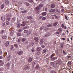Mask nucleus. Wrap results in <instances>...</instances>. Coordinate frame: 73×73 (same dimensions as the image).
I'll use <instances>...</instances> for the list:
<instances>
[{"instance_id":"nucleus-53","label":"nucleus","mask_w":73,"mask_h":73,"mask_svg":"<svg viewBox=\"0 0 73 73\" xmlns=\"http://www.w3.org/2000/svg\"><path fill=\"white\" fill-rule=\"evenodd\" d=\"M22 30L21 29H19L18 30V32H22Z\"/></svg>"},{"instance_id":"nucleus-49","label":"nucleus","mask_w":73,"mask_h":73,"mask_svg":"<svg viewBox=\"0 0 73 73\" xmlns=\"http://www.w3.org/2000/svg\"><path fill=\"white\" fill-rule=\"evenodd\" d=\"M65 19H66V20H68V17H67V16H66V15H65Z\"/></svg>"},{"instance_id":"nucleus-16","label":"nucleus","mask_w":73,"mask_h":73,"mask_svg":"<svg viewBox=\"0 0 73 73\" xmlns=\"http://www.w3.org/2000/svg\"><path fill=\"white\" fill-rule=\"evenodd\" d=\"M15 20L16 18H15V17H14L11 20L12 23H13V22H14V21H15Z\"/></svg>"},{"instance_id":"nucleus-42","label":"nucleus","mask_w":73,"mask_h":73,"mask_svg":"<svg viewBox=\"0 0 73 73\" xmlns=\"http://www.w3.org/2000/svg\"><path fill=\"white\" fill-rule=\"evenodd\" d=\"M21 25H20V24H18L17 25V26L18 28H19V27H20Z\"/></svg>"},{"instance_id":"nucleus-29","label":"nucleus","mask_w":73,"mask_h":73,"mask_svg":"<svg viewBox=\"0 0 73 73\" xmlns=\"http://www.w3.org/2000/svg\"><path fill=\"white\" fill-rule=\"evenodd\" d=\"M35 69H39L40 68V67L39 66L37 65L35 67Z\"/></svg>"},{"instance_id":"nucleus-52","label":"nucleus","mask_w":73,"mask_h":73,"mask_svg":"<svg viewBox=\"0 0 73 73\" xmlns=\"http://www.w3.org/2000/svg\"><path fill=\"white\" fill-rule=\"evenodd\" d=\"M45 11H48V8L46 7L44 9Z\"/></svg>"},{"instance_id":"nucleus-51","label":"nucleus","mask_w":73,"mask_h":73,"mask_svg":"<svg viewBox=\"0 0 73 73\" xmlns=\"http://www.w3.org/2000/svg\"><path fill=\"white\" fill-rule=\"evenodd\" d=\"M4 30H2L1 32V34H3V33H4Z\"/></svg>"},{"instance_id":"nucleus-44","label":"nucleus","mask_w":73,"mask_h":73,"mask_svg":"<svg viewBox=\"0 0 73 73\" xmlns=\"http://www.w3.org/2000/svg\"><path fill=\"white\" fill-rule=\"evenodd\" d=\"M54 16H55V17L56 19H58V17H57V16L56 15H54Z\"/></svg>"},{"instance_id":"nucleus-56","label":"nucleus","mask_w":73,"mask_h":73,"mask_svg":"<svg viewBox=\"0 0 73 73\" xmlns=\"http://www.w3.org/2000/svg\"><path fill=\"white\" fill-rule=\"evenodd\" d=\"M68 64L70 65H72V63L70 62H68Z\"/></svg>"},{"instance_id":"nucleus-4","label":"nucleus","mask_w":73,"mask_h":73,"mask_svg":"<svg viewBox=\"0 0 73 73\" xmlns=\"http://www.w3.org/2000/svg\"><path fill=\"white\" fill-rule=\"evenodd\" d=\"M27 18L29 20H32L33 19V17L31 16H28L27 17Z\"/></svg>"},{"instance_id":"nucleus-60","label":"nucleus","mask_w":73,"mask_h":73,"mask_svg":"<svg viewBox=\"0 0 73 73\" xmlns=\"http://www.w3.org/2000/svg\"><path fill=\"white\" fill-rule=\"evenodd\" d=\"M62 28H64V25L63 24H62Z\"/></svg>"},{"instance_id":"nucleus-57","label":"nucleus","mask_w":73,"mask_h":73,"mask_svg":"<svg viewBox=\"0 0 73 73\" xmlns=\"http://www.w3.org/2000/svg\"><path fill=\"white\" fill-rule=\"evenodd\" d=\"M56 34H58V35H60V33L58 32H56V33H55Z\"/></svg>"},{"instance_id":"nucleus-35","label":"nucleus","mask_w":73,"mask_h":73,"mask_svg":"<svg viewBox=\"0 0 73 73\" xmlns=\"http://www.w3.org/2000/svg\"><path fill=\"white\" fill-rule=\"evenodd\" d=\"M17 36H21V33H17Z\"/></svg>"},{"instance_id":"nucleus-48","label":"nucleus","mask_w":73,"mask_h":73,"mask_svg":"<svg viewBox=\"0 0 73 73\" xmlns=\"http://www.w3.org/2000/svg\"><path fill=\"white\" fill-rule=\"evenodd\" d=\"M54 54H52L51 56H50V58H53V57L54 56Z\"/></svg>"},{"instance_id":"nucleus-7","label":"nucleus","mask_w":73,"mask_h":73,"mask_svg":"<svg viewBox=\"0 0 73 73\" xmlns=\"http://www.w3.org/2000/svg\"><path fill=\"white\" fill-rule=\"evenodd\" d=\"M36 50L37 51H40V50H41V48L40 47H38L36 48Z\"/></svg>"},{"instance_id":"nucleus-40","label":"nucleus","mask_w":73,"mask_h":73,"mask_svg":"<svg viewBox=\"0 0 73 73\" xmlns=\"http://www.w3.org/2000/svg\"><path fill=\"white\" fill-rule=\"evenodd\" d=\"M28 27H25L23 28L24 29H28Z\"/></svg>"},{"instance_id":"nucleus-33","label":"nucleus","mask_w":73,"mask_h":73,"mask_svg":"<svg viewBox=\"0 0 73 73\" xmlns=\"http://www.w3.org/2000/svg\"><path fill=\"white\" fill-rule=\"evenodd\" d=\"M46 19V17H43L42 18V21H43V20H45Z\"/></svg>"},{"instance_id":"nucleus-37","label":"nucleus","mask_w":73,"mask_h":73,"mask_svg":"<svg viewBox=\"0 0 73 73\" xmlns=\"http://www.w3.org/2000/svg\"><path fill=\"white\" fill-rule=\"evenodd\" d=\"M25 4L27 6H28L29 7V4L27 2L25 3Z\"/></svg>"},{"instance_id":"nucleus-58","label":"nucleus","mask_w":73,"mask_h":73,"mask_svg":"<svg viewBox=\"0 0 73 73\" xmlns=\"http://www.w3.org/2000/svg\"><path fill=\"white\" fill-rule=\"evenodd\" d=\"M56 12H57L58 13H60V11H58V9H57L56 10Z\"/></svg>"},{"instance_id":"nucleus-32","label":"nucleus","mask_w":73,"mask_h":73,"mask_svg":"<svg viewBox=\"0 0 73 73\" xmlns=\"http://www.w3.org/2000/svg\"><path fill=\"white\" fill-rule=\"evenodd\" d=\"M29 31L28 30H25L24 32L25 33H28Z\"/></svg>"},{"instance_id":"nucleus-41","label":"nucleus","mask_w":73,"mask_h":73,"mask_svg":"<svg viewBox=\"0 0 73 73\" xmlns=\"http://www.w3.org/2000/svg\"><path fill=\"white\" fill-rule=\"evenodd\" d=\"M21 39L20 38H19L18 40V41H17V42H20V41H21Z\"/></svg>"},{"instance_id":"nucleus-1","label":"nucleus","mask_w":73,"mask_h":73,"mask_svg":"<svg viewBox=\"0 0 73 73\" xmlns=\"http://www.w3.org/2000/svg\"><path fill=\"white\" fill-rule=\"evenodd\" d=\"M26 24L27 23H26L24 21H23L22 23V24H21V27H25Z\"/></svg>"},{"instance_id":"nucleus-27","label":"nucleus","mask_w":73,"mask_h":73,"mask_svg":"<svg viewBox=\"0 0 73 73\" xmlns=\"http://www.w3.org/2000/svg\"><path fill=\"white\" fill-rule=\"evenodd\" d=\"M26 40V39H25V38H23L22 39V42H24V41H25Z\"/></svg>"},{"instance_id":"nucleus-45","label":"nucleus","mask_w":73,"mask_h":73,"mask_svg":"<svg viewBox=\"0 0 73 73\" xmlns=\"http://www.w3.org/2000/svg\"><path fill=\"white\" fill-rule=\"evenodd\" d=\"M46 52V50L45 49H44L43 51V53H45Z\"/></svg>"},{"instance_id":"nucleus-50","label":"nucleus","mask_w":73,"mask_h":73,"mask_svg":"<svg viewBox=\"0 0 73 73\" xmlns=\"http://www.w3.org/2000/svg\"><path fill=\"white\" fill-rule=\"evenodd\" d=\"M43 17L42 16H39V19H42Z\"/></svg>"},{"instance_id":"nucleus-61","label":"nucleus","mask_w":73,"mask_h":73,"mask_svg":"<svg viewBox=\"0 0 73 73\" xmlns=\"http://www.w3.org/2000/svg\"><path fill=\"white\" fill-rule=\"evenodd\" d=\"M35 64H36L35 62H33V66H35Z\"/></svg>"},{"instance_id":"nucleus-55","label":"nucleus","mask_w":73,"mask_h":73,"mask_svg":"<svg viewBox=\"0 0 73 73\" xmlns=\"http://www.w3.org/2000/svg\"><path fill=\"white\" fill-rule=\"evenodd\" d=\"M45 37H48V34H46L45 35Z\"/></svg>"},{"instance_id":"nucleus-20","label":"nucleus","mask_w":73,"mask_h":73,"mask_svg":"<svg viewBox=\"0 0 73 73\" xmlns=\"http://www.w3.org/2000/svg\"><path fill=\"white\" fill-rule=\"evenodd\" d=\"M35 9L36 11H38L40 10V7L39 6H37L35 7Z\"/></svg>"},{"instance_id":"nucleus-34","label":"nucleus","mask_w":73,"mask_h":73,"mask_svg":"<svg viewBox=\"0 0 73 73\" xmlns=\"http://www.w3.org/2000/svg\"><path fill=\"white\" fill-rule=\"evenodd\" d=\"M60 46H61V48H63V47L64 46V43H61L60 44Z\"/></svg>"},{"instance_id":"nucleus-2","label":"nucleus","mask_w":73,"mask_h":73,"mask_svg":"<svg viewBox=\"0 0 73 73\" xmlns=\"http://www.w3.org/2000/svg\"><path fill=\"white\" fill-rule=\"evenodd\" d=\"M17 53L18 55H21V54H22L23 53V52L21 51H18Z\"/></svg>"},{"instance_id":"nucleus-14","label":"nucleus","mask_w":73,"mask_h":73,"mask_svg":"<svg viewBox=\"0 0 73 73\" xmlns=\"http://www.w3.org/2000/svg\"><path fill=\"white\" fill-rule=\"evenodd\" d=\"M51 7L52 8H54V7H55V5L53 3L51 5Z\"/></svg>"},{"instance_id":"nucleus-5","label":"nucleus","mask_w":73,"mask_h":73,"mask_svg":"<svg viewBox=\"0 0 73 73\" xmlns=\"http://www.w3.org/2000/svg\"><path fill=\"white\" fill-rule=\"evenodd\" d=\"M38 40L39 39L38 37H35L34 38V40L36 42H38Z\"/></svg>"},{"instance_id":"nucleus-18","label":"nucleus","mask_w":73,"mask_h":73,"mask_svg":"<svg viewBox=\"0 0 73 73\" xmlns=\"http://www.w3.org/2000/svg\"><path fill=\"white\" fill-rule=\"evenodd\" d=\"M5 4L7 5L9 4V1H8V0H5Z\"/></svg>"},{"instance_id":"nucleus-36","label":"nucleus","mask_w":73,"mask_h":73,"mask_svg":"<svg viewBox=\"0 0 73 73\" xmlns=\"http://www.w3.org/2000/svg\"><path fill=\"white\" fill-rule=\"evenodd\" d=\"M6 17H9V16H10V15H9V14H7L6 15Z\"/></svg>"},{"instance_id":"nucleus-63","label":"nucleus","mask_w":73,"mask_h":73,"mask_svg":"<svg viewBox=\"0 0 73 73\" xmlns=\"http://www.w3.org/2000/svg\"><path fill=\"white\" fill-rule=\"evenodd\" d=\"M22 13H25V11H22Z\"/></svg>"},{"instance_id":"nucleus-30","label":"nucleus","mask_w":73,"mask_h":73,"mask_svg":"<svg viewBox=\"0 0 73 73\" xmlns=\"http://www.w3.org/2000/svg\"><path fill=\"white\" fill-rule=\"evenodd\" d=\"M2 38L3 39H5L7 38V36H2Z\"/></svg>"},{"instance_id":"nucleus-26","label":"nucleus","mask_w":73,"mask_h":73,"mask_svg":"<svg viewBox=\"0 0 73 73\" xmlns=\"http://www.w3.org/2000/svg\"><path fill=\"white\" fill-rule=\"evenodd\" d=\"M44 28L45 27H44V26H42L40 28V31H41V30H42V29H44Z\"/></svg>"},{"instance_id":"nucleus-6","label":"nucleus","mask_w":73,"mask_h":73,"mask_svg":"<svg viewBox=\"0 0 73 73\" xmlns=\"http://www.w3.org/2000/svg\"><path fill=\"white\" fill-rule=\"evenodd\" d=\"M56 11V9H51L49 11L50 13H52V12H54Z\"/></svg>"},{"instance_id":"nucleus-31","label":"nucleus","mask_w":73,"mask_h":73,"mask_svg":"<svg viewBox=\"0 0 73 73\" xmlns=\"http://www.w3.org/2000/svg\"><path fill=\"white\" fill-rule=\"evenodd\" d=\"M53 25L51 24H48L47 25V27H52Z\"/></svg>"},{"instance_id":"nucleus-39","label":"nucleus","mask_w":73,"mask_h":73,"mask_svg":"<svg viewBox=\"0 0 73 73\" xmlns=\"http://www.w3.org/2000/svg\"><path fill=\"white\" fill-rule=\"evenodd\" d=\"M27 1L30 3H32L33 2V0H27Z\"/></svg>"},{"instance_id":"nucleus-62","label":"nucleus","mask_w":73,"mask_h":73,"mask_svg":"<svg viewBox=\"0 0 73 73\" xmlns=\"http://www.w3.org/2000/svg\"><path fill=\"white\" fill-rule=\"evenodd\" d=\"M62 40H65V38H62Z\"/></svg>"},{"instance_id":"nucleus-11","label":"nucleus","mask_w":73,"mask_h":73,"mask_svg":"<svg viewBox=\"0 0 73 73\" xmlns=\"http://www.w3.org/2000/svg\"><path fill=\"white\" fill-rule=\"evenodd\" d=\"M10 60H11V55H9L8 56V57L7 58V60L8 61H9Z\"/></svg>"},{"instance_id":"nucleus-19","label":"nucleus","mask_w":73,"mask_h":73,"mask_svg":"<svg viewBox=\"0 0 73 73\" xmlns=\"http://www.w3.org/2000/svg\"><path fill=\"white\" fill-rule=\"evenodd\" d=\"M52 66H53V67H54V68H55L56 66V64L54 63L53 62H52Z\"/></svg>"},{"instance_id":"nucleus-43","label":"nucleus","mask_w":73,"mask_h":73,"mask_svg":"<svg viewBox=\"0 0 73 73\" xmlns=\"http://www.w3.org/2000/svg\"><path fill=\"white\" fill-rule=\"evenodd\" d=\"M14 48H13V46H11V50H13V49Z\"/></svg>"},{"instance_id":"nucleus-9","label":"nucleus","mask_w":73,"mask_h":73,"mask_svg":"<svg viewBox=\"0 0 73 73\" xmlns=\"http://www.w3.org/2000/svg\"><path fill=\"white\" fill-rule=\"evenodd\" d=\"M32 58L30 57L28 59L29 62V63H31V62H32Z\"/></svg>"},{"instance_id":"nucleus-46","label":"nucleus","mask_w":73,"mask_h":73,"mask_svg":"<svg viewBox=\"0 0 73 73\" xmlns=\"http://www.w3.org/2000/svg\"><path fill=\"white\" fill-rule=\"evenodd\" d=\"M7 19L8 21H10V20H11V19H10V18H7Z\"/></svg>"},{"instance_id":"nucleus-8","label":"nucleus","mask_w":73,"mask_h":73,"mask_svg":"<svg viewBox=\"0 0 73 73\" xmlns=\"http://www.w3.org/2000/svg\"><path fill=\"white\" fill-rule=\"evenodd\" d=\"M25 68H26L27 69H30V66H29L28 65H25Z\"/></svg>"},{"instance_id":"nucleus-15","label":"nucleus","mask_w":73,"mask_h":73,"mask_svg":"<svg viewBox=\"0 0 73 73\" xmlns=\"http://www.w3.org/2000/svg\"><path fill=\"white\" fill-rule=\"evenodd\" d=\"M14 31H12L10 33V35L11 36H12L13 35V33H14Z\"/></svg>"},{"instance_id":"nucleus-28","label":"nucleus","mask_w":73,"mask_h":73,"mask_svg":"<svg viewBox=\"0 0 73 73\" xmlns=\"http://www.w3.org/2000/svg\"><path fill=\"white\" fill-rule=\"evenodd\" d=\"M58 24V23L57 22H56L55 23H54L53 24V26H56V25H57Z\"/></svg>"},{"instance_id":"nucleus-10","label":"nucleus","mask_w":73,"mask_h":73,"mask_svg":"<svg viewBox=\"0 0 73 73\" xmlns=\"http://www.w3.org/2000/svg\"><path fill=\"white\" fill-rule=\"evenodd\" d=\"M9 41H7L5 44V46H8V45H9Z\"/></svg>"},{"instance_id":"nucleus-22","label":"nucleus","mask_w":73,"mask_h":73,"mask_svg":"<svg viewBox=\"0 0 73 73\" xmlns=\"http://www.w3.org/2000/svg\"><path fill=\"white\" fill-rule=\"evenodd\" d=\"M57 57H53V58H52L51 60H52V61H54V60H55L56 59H57Z\"/></svg>"},{"instance_id":"nucleus-54","label":"nucleus","mask_w":73,"mask_h":73,"mask_svg":"<svg viewBox=\"0 0 73 73\" xmlns=\"http://www.w3.org/2000/svg\"><path fill=\"white\" fill-rule=\"evenodd\" d=\"M41 46L42 47V48H45V46L44 45H41Z\"/></svg>"},{"instance_id":"nucleus-47","label":"nucleus","mask_w":73,"mask_h":73,"mask_svg":"<svg viewBox=\"0 0 73 73\" xmlns=\"http://www.w3.org/2000/svg\"><path fill=\"white\" fill-rule=\"evenodd\" d=\"M14 46L16 48H17V47H18V46H17V44H15Z\"/></svg>"},{"instance_id":"nucleus-23","label":"nucleus","mask_w":73,"mask_h":73,"mask_svg":"<svg viewBox=\"0 0 73 73\" xmlns=\"http://www.w3.org/2000/svg\"><path fill=\"white\" fill-rule=\"evenodd\" d=\"M46 15V12H44L42 13V16H45Z\"/></svg>"},{"instance_id":"nucleus-21","label":"nucleus","mask_w":73,"mask_h":73,"mask_svg":"<svg viewBox=\"0 0 73 73\" xmlns=\"http://www.w3.org/2000/svg\"><path fill=\"white\" fill-rule=\"evenodd\" d=\"M5 23L4 21H2V25L3 27H4L5 25Z\"/></svg>"},{"instance_id":"nucleus-25","label":"nucleus","mask_w":73,"mask_h":73,"mask_svg":"<svg viewBox=\"0 0 73 73\" xmlns=\"http://www.w3.org/2000/svg\"><path fill=\"white\" fill-rule=\"evenodd\" d=\"M38 7L39 8H41V7H43V5H42V4H40L39 5Z\"/></svg>"},{"instance_id":"nucleus-17","label":"nucleus","mask_w":73,"mask_h":73,"mask_svg":"<svg viewBox=\"0 0 73 73\" xmlns=\"http://www.w3.org/2000/svg\"><path fill=\"white\" fill-rule=\"evenodd\" d=\"M58 32L60 33L62 32V29L61 28H59L58 30Z\"/></svg>"},{"instance_id":"nucleus-64","label":"nucleus","mask_w":73,"mask_h":73,"mask_svg":"<svg viewBox=\"0 0 73 73\" xmlns=\"http://www.w3.org/2000/svg\"><path fill=\"white\" fill-rule=\"evenodd\" d=\"M71 57V56L70 55L67 56L68 58H70Z\"/></svg>"},{"instance_id":"nucleus-12","label":"nucleus","mask_w":73,"mask_h":73,"mask_svg":"<svg viewBox=\"0 0 73 73\" xmlns=\"http://www.w3.org/2000/svg\"><path fill=\"white\" fill-rule=\"evenodd\" d=\"M4 7H5V6L4 5V4H2L1 6V9H3L4 8Z\"/></svg>"},{"instance_id":"nucleus-38","label":"nucleus","mask_w":73,"mask_h":73,"mask_svg":"<svg viewBox=\"0 0 73 73\" xmlns=\"http://www.w3.org/2000/svg\"><path fill=\"white\" fill-rule=\"evenodd\" d=\"M6 23L7 25H9V22L8 21H6Z\"/></svg>"},{"instance_id":"nucleus-13","label":"nucleus","mask_w":73,"mask_h":73,"mask_svg":"<svg viewBox=\"0 0 73 73\" xmlns=\"http://www.w3.org/2000/svg\"><path fill=\"white\" fill-rule=\"evenodd\" d=\"M7 67V69H9V63H7V64L6 65Z\"/></svg>"},{"instance_id":"nucleus-59","label":"nucleus","mask_w":73,"mask_h":73,"mask_svg":"<svg viewBox=\"0 0 73 73\" xmlns=\"http://www.w3.org/2000/svg\"><path fill=\"white\" fill-rule=\"evenodd\" d=\"M32 51L33 52H35V49H34L33 48L32 49Z\"/></svg>"},{"instance_id":"nucleus-24","label":"nucleus","mask_w":73,"mask_h":73,"mask_svg":"<svg viewBox=\"0 0 73 73\" xmlns=\"http://www.w3.org/2000/svg\"><path fill=\"white\" fill-rule=\"evenodd\" d=\"M4 19H5V16L4 15H2L1 20L2 19V20H4Z\"/></svg>"},{"instance_id":"nucleus-3","label":"nucleus","mask_w":73,"mask_h":73,"mask_svg":"<svg viewBox=\"0 0 73 73\" xmlns=\"http://www.w3.org/2000/svg\"><path fill=\"white\" fill-rule=\"evenodd\" d=\"M44 42V39H40V44L41 45L43 44Z\"/></svg>"}]
</instances>
